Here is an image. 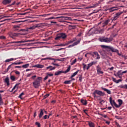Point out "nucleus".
I'll list each match as a JSON object with an SVG mask.
<instances>
[{
    "instance_id": "obj_23",
    "label": "nucleus",
    "mask_w": 127,
    "mask_h": 127,
    "mask_svg": "<svg viewBox=\"0 0 127 127\" xmlns=\"http://www.w3.org/2000/svg\"><path fill=\"white\" fill-rule=\"evenodd\" d=\"M61 17H51L46 19H47L48 20H49L50 19H57L58 18H61Z\"/></svg>"
},
{
    "instance_id": "obj_27",
    "label": "nucleus",
    "mask_w": 127,
    "mask_h": 127,
    "mask_svg": "<svg viewBox=\"0 0 127 127\" xmlns=\"http://www.w3.org/2000/svg\"><path fill=\"white\" fill-rule=\"evenodd\" d=\"M81 103L82 104H83V105H87V101H86V100H84V99H81Z\"/></svg>"
},
{
    "instance_id": "obj_53",
    "label": "nucleus",
    "mask_w": 127,
    "mask_h": 127,
    "mask_svg": "<svg viewBox=\"0 0 127 127\" xmlns=\"http://www.w3.org/2000/svg\"><path fill=\"white\" fill-rule=\"evenodd\" d=\"M120 82H122V79L117 80V81H116V83H117V84H119V83Z\"/></svg>"
},
{
    "instance_id": "obj_19",
    "label": "nucleus",
    "mask_w": 127,
    "mask_h": 127,
    "mask_svg": "<svg viewBox=\"0 0 127 127\" xmlns=\"http://www.w3.org/2000/svg\"><path fill=\"white\" fill-rule=\"evenodd\" d=\"M93 54H94L95 55V56L97 57L96 59H100V58H101V57H100V55H99V54L98 53V52H94L93 53Z\"/></svg>"
},
{
    "instance_id": "obj_4",
    "label": "nucleus",
    "mask_w": 127,
    "mask_h": 127,
    "mask_svg": "<svg viewBox=\"0 0 127 127\" xmlns=\"http://www.w3.org/2000/svg\"><path fill=\"white\" fill-rule=\"evenodd\" d=\"M98 95L99 96H105V93L98 90H96L94 91L93 93V96L94 98H97L96 94Z\"/></svg>"
},
{
    "instance_id": "obj_25",
    "label": "nucleus",
    "mask_w": 127,
    "mask_h": 127,
    "mask_svg": "<svg viewBox=\"0 0 127 127\" xmlns=\"http://www.w3.org/2000/svg\"><path fill=\"white\" fill-rule=\"evenodd\" d=\"M13 60H16V59L10 58L7 59L5 61V62H10V61H13Z\"/></svg>"
},
{
    "instance_id": "obj_7",
    "label": "nucleus",
    "mask_w": 127,
    "mask_h": 127,
    "mask_svg": "<svg viewBox=\"0 0 127 127\" xmlns=\"http://www.w3.org/2000/svg\"><path fill=\"white\" fill-rule=\"evenodd\" d=\"M41 27V25L40 24H37L36 25H34L33 26L30 27L28 29H31V30H33V29H35V28H37L38 27Z\"/></svg>"
},
{
    "instance_id": "obj_17",
    "label": "nucleus",
    "mask_w": 127,
    "mask_h": 127,
    "mask_svg": "<svg viewBox=\"0 0 127 127\" xmlns=\"http://www.w3.org/2000/svg\"><path fill=\"white\" fill-rule=\"evenodd\" d=\"M88 126L90 127H95V124L92 122L88 121Z\"/></svg>"
},
{
    "instance_id": "obj_34",
    "label": "nucleus",
    "mask_w": 127,
    "mask_h": 127,
    "mask_svg": "<svg viewBox=\"0 0 127 127\" xmlns=\"http://www.w3.org/2000/svg\"><path fill=\"white\" fill-rule=\"evenodd\" d=\"M117 75L118 76H120V75L121 76H122V75H123V72L121 71H119L118 72H117Z\"/></svg>"
},
{
    "instance_id": "obj_8",
    "label": "nucleus",
    "mask_w": 127,
    "mask_h": 127,
    "mask_svg": "<svg viewBox=\"0 0 127 127\" xmlns=\"http://www.w3.org/2000/svg\"><path fill=\"white\" fill-rule=\"evenodd\" d=\"M94 64H97V62H92L90 64H88L87 66L86 67V69L89 70V69H90V67H92V66H93Z\"/></svg>"
},
{
    "instance_id": "obj_62",
    "label": "nucleus",
    "mask_w": 127,
    "mask_h": 127,
    "mask_svg": "<svg viewBox=\"0 0 127 127\" xmlns=\"http://www.w3.org/2000/svg\"><path fill=\"white\" fill-rule=\"evenodd\" d=\"M47 118H48V116L47 115H45L44 117V119L45 120H46V119H47Z\"/></svg>"
},
{
    "instance_id": "obj_47",
    "label": "nucleus",
    "mask_w": 127,
    "mask_h": 127,
    "mask_svg": "<svg viewBox=\"0 0 127 127\" xmlns=\"http://www.w3.org/2000/svg\"><path fill=\"white\" fill-rule=\"evenodd\" d=\"M0 39H5L4 36H0Z\"/></svg>"
},
{
    "instance_id": "obj_43",
    "label": "nucleus",
    "mask_w": 127,
    "mask_h": 127,
    "mask_svg": "<svg viewBox=\"0 0 127 127\" xmlns=\"http://www.w3.org/2000/svg\"><path fill=\"white\" fill-rule=\"evenodd\" d=\"M66 45H67V44H61L60 45H57V46H66Z\"/></svg>"
},
{
    "instance_id": "obj_54",
    "label": "nucleus",
    "mask_w": 127,
    "mask_h": 127,
    "mask_svg": "<svg viewBox=\"0 0 127 127\" xmlns=\"http://www.w3.org/2000/svg\"><path fill=\"white\" fill-rule=\"evenodd\" d=\"M83 65L84 69H86V68H87V64H83Z\"/></svg>"
},
{
    "instance_id": "obj_39",
    "label": "nucleus",
    "mask_w": 127,
    "mask_h": 127,
    "mask_svg": "<svg viewBox=\"0 0 127 127\" xmlns=\"http://www.w3.org/2000/svg\"><path fill=\"white\" fill-rule=\"evenodd\" d=\"M70 67L69 66L67 68V69L64 72V73H68V72L70 71Z\"/></svg>"
},
{
    "instance_id": "obj_45",
    "label": "nucleus",
    "mask_w": 127,
    "mask_h": 127,
    "mask_svg": "<svg viewBox=\"0 0 127 127\" xmlns=\"http://www.w3.org/2000/svg\"><path fill=\"white\" fill-rule=\"evenodd\" d=\"M22 45H27V46H29L31 45V44H23V45H19V46H21Z\"/></svg>"
},
{
    "instance_id": "obj_41",
    "label": "nucleus",
    "mask_w": 127,
    "mask_h": 127,
    "mask_svg": "<svg viewBox=\"0 0 127 127\" xmlns=\"http://www.w3.org/2000/svg\"><path fill=\"white\" fill-rule=\"evenodd\" d=\"M12 65H14V64H12V63L10 65H9L8 66V67L7 68V71H8L9 70V69H10V68H11V66H12Z\"/></svg>"
},
{
    "instance_id": "obj_59",
    "label": "nucleus",
    "mask_w": 127,
    "mask_h": 127,
    "mask_svg": "<svg viewBox=\"0 0 127 127\" xmlns=\"http://www.w3.org/2000/svg\"><path fill=\"white\" fill-rule=\"evenodd\" d=\"M47 97H49V94H46V95H45L44 98L46 99V98H47Z\"/></svg>"
},
{
    "instance_id": "obj_29",
    "label": "nucleus",
    "mask_w": 127,
    "mask_h": 127,
    "mask_svg": "<svg viewBox=\"0 0 127 127\" xmlns=\"http://www.w3.org/2000/svg\"><path fill=\"white\" fill-rule=\"evenodd\" d=\"M22 67L24 68H28V67H29V64H24L22 66Z\"/></svg>"
},
{
    "instance_id": "obj_37",
    "label": "nucleus",
    "mask_w": 127,
    "mask_h": 127,
    "mask_svg": "<svg viewBox=\"0 0 127 127\" xmlns=\"http://www.w3.org/2000/svg\"><path fill=\"white\" fill-rule=\"evenodd\" d=\"M18 43H25V42H24V40H21V41H17V44H18Z\"/></svg>"
},
{
    "instance_id": "obj_31",
    "label": "nucleus",
    "mask_w": 127,
    "mask_h": 127,
    "mask_svg": "<svg viewBox=\"0 0 127 127\" xmlns=\"http://www.w3.org/2000/svg\"><path fill=\"white\" fill-rule=\"evenodd\" d=\"M23 64V62L13 63L12 64L14 65H20V64Z\"/></svg>"
},
{
    "instance_id": "obj_26",
    "label": "nucleus",
    "mask_w": 127,
    "mask_h": 127,
    "mask_svg": "<svg viewBox=\"0 0 127 127\" xmlns=\"http://www.w3.org/2000/svg\"><path fill=\"white\" fill-rule=\"evenodd\" d=\"M78 72H79V70H78L77 71L73 73V74L70 76L71 79H72V78H73V77H75L76 75L78 74Z\"/></svg>"
},
{
    "instance_id": "obj_48",
    "label": "nucleus",
    "mask_w": 127,
    "mask_h": 127,
    "mask_svg": "<svg viewBox=\"0 0 127 127\" xmlns=\"http://www.w3.org/2000/svg\"><path fill=\"white\" fill-rule=\"evenodd\" d=\"M16 88H17V89L18 88V86H17V85H15V86L12 88V91H13V90H14Z\"/></svg>"
},
{
    "instance_id": "obj_52",
    "label": "nucleus",
    "mask_w": 127,
    "mask_h": 127,
    "mask_svg": "<svg viewBox=\"0 0 127 127\" xmlns=\"http://www.w3.org/2000/svg\"><path fill=\"white\" fill-rule=\"evenodd\" d=\"M94 7H95V5L88 6L87 8H93Z\"/></svg>"
},
{
    "instance_id": "obj_10",
    "label": "nucleus",
    "mask_w": 127,
    "mask_h": 127,
    "mask_svg": "<svg viewBox=\"0 0 127 127\" xmlns=\"http://www.w3.org/2000/svg\"><path fill=\"white\" fill-rule=\"evenodd\" d=\"M80 40H79L76 42H75L74 43H73V44L68 46V48H70L71 47H73V46H75V45H78V44H79V43H80Z\"/></svg>"
},
{
    "instance_id": "obj_11",
    "label": "nucleus",
    "mask_w": 127,
    "mask_h": 127,
    "mask_svg": "<svg viewBox=\"0 0 127 127\" xmlns=\"http://www.w3.org/2000/svg\"><path fill=\"white\" fill-rule=\"evenodd\" d=\"M123 13L122 12H118L117 13L115 14L114 17L113 19V20H117V19Z\"/></svg>"
},
{
    "instance_id": "obj_64",
    "label": "nucleus",
    "mask_w": 127,
    "mask_h": 127,
    "mask_svg": "<svg viewBox=\"0 0 127 127\" xmlns=\"http://www.w3.org/2000/svg\"><path fill=\"white\" fill-rule=\"evenodd\" d=\"M49 76H48V75L47 76H46L45 78H44V80H47L48 79V77H49Z\"/></svg>"
},
{
    "instance_id": "obj_56",
    "label": "nucleus",
    "mask_w": 127,
    "mask_h": 127,
    "mask_svg": "<svg viewBox=\"0 0 127 127\" xmlns=\"http://www.w3.org/2000/svg\"><path fill=\"white\" fill-rule=\"evenodd\" d=\"M113 82H115V83H117V79L114 77L112 78Z\"/></svg>"
},
{
    "instance_id": "obj_42",
    "label": "nucleus",
    "mask_w": 127,
    "mask_h": 127,
    "mask_svg": "<svg viewBox=\"0 0 127 127\" xmlns=\"http://www.w3.org/2000/svg\"><path fill=\"white\" fill-rule=\"evenodd\" d=\"M27 13H29V12H25L23 13H19L18 14V15H25V14H27Z\"/></svg>"
},
{
    "instance_id": "obj_51",
    "label": "nucleus",
    "mask_w": 127,
    "mask_h": 127,
    "mask_svg": "<svg viewBox=\"0 0 127 127\" xmlns=\"http://www.w3.org/2000/svg\"><path fill=\"white\" fill-rule=\"evenodd\" d=\"M36 125L38 126V127H40V123H39L38 122L36 123Z\"/></svg>"
},
{
    "instance_id": "obj_40",
    "label": "nucleus",
    "mask_w": 127,
    "mask_h": 127,
    "mask_svg": "<svg viewBox=\"0 0 127 127\" xmlns=\"http://www.w3.org/2000/svg\"><path fill=\"white\" fill-rule=\"evenodd\" d=\"M35 41V40H24V42H32Z\"/></svg>"
},
{
    "instance_id": "obj_1",
    "label": "nucleus",
    "mask_w": 127,
    "mask_h": 127,
    "mask_svg": "<svg viewBox=\"0 0 127 127\" xmlns=\"http://www.w3.org/2000/svg\"><path fill=\"white\" fill-rule=\"evenodd\" d=\"M67 37V35H66V34L65 33H60L57 35L56 38H55V40H60L61 38L62 39H65Z\"/></svg>"
},
{
    "instance_id": "obj_2",
    "label": "nucleus",
    "mask_w": 127,
    "mask_h": 127,
    "mask_svg": "<svg viewBox=\"0 0 127 127\" xmlns=\"http://www.w3.org/2000/svg\"><path fill=\"white\" fill-rule=\"evenodd\" d=\"M99 40L101 42H106L107 43H109V42L113 41V38L111 37L110 38L102 37V38H100L99 39Z\"/></svg>"
},
{
    "instance_id": "obj_14",
    "label": "nucleus",
    "mask_w": 127,
    "mask_h": 127,
    "mask_svg": "<svg viewBox=\"0 0 127 127\" xmlns=\"http://www.w3.org/2000/svg\"><path fill=\"white\" fill-rule=\"evenodd\" d=\"M11 2V0H3L2 1L3 4H8Z\"/></svg>"
},
{
    "instance_id": "obj_13",
    "label": "nucleus",
    "mask_w": 127,
    "mask_h": 127,
    "mask_svg": "<svg viewBox=\"0 0 127 127\" xmlns=\"http://www.w3.org/2000/svg\"><path fill=\"white\" fill-rule=\"evenodd\" d=\"M119 105L117 104L116 108H120L122 105H123V100L121 99L118 100Z\"/></svg>"
},
{
    "instance_id": "obj_15",
    "label": "nucleus",
    "mask_w": 127,
    "mask_h": 127,
    "mask_svg": "<svg viewBox=\"0 0 127 127\" xmlns=\"http://www.w3.org/2000/svg\"><path fill=\"white\" fill-rule=\"evenodd\" d=\"M101 89H102V90H103V91H105L106 92H107V94L111 95V90L107 89V88H104V87H102Z\"/></svg>"
},
{
    "instance_id": "obj_38",
    "label": "nucleus",
    "mask_w": 127,
    "mask_h": 127,
    "mask_svg": "<svg viewBox=\"0 0 127 127\" xmlns=\"http://www.w3.org/2000/svg\"><path fill=\"white\" fill-rule=\"evenodd\" d=\"M109 22H110V20H107L104 22V25H108V23H109Z\"/></svg>"
},
{
    "instance_id": "obj_61",
    "label": "nucleus",
    "mask_w": 127,
    "mask_h": 127,
    "mask_svg": "<svg viewBox=\"0 0 127 127\" xmlns=\"http://www.w3.org/2000/svg\"><path fill=\"white\" fill-rule=\"evenodd\" d=\"M109 70H110L111 71H113V70H114V67L112 66V67H111V68H109Z\"/></svg>"
},
{
    "instance_id": "obj_22",
    "label": "nucleus",
    "mask_w": 127,
    "mask_h": 127,
    "mask_svg": "<svg viewBox=\"0 0 127 127\" xmlns=\"http://www.w3.org/2000/svg\"><path fill=\"white\" fill-rule=\"evenodd\" d=\"M5 83L7 84V85L9 86V78L8 77L5 79Z\"/></svg>"
},
{
    "instance_id": "obj_63",
    "label": "nucleus",
    "mask_w": 127,
    "mask_h": 127,
    "mask_svg": "<svg viewBox=\"0 0 127 127\" xmlns=\"http://www.w3.org/2000/svg\"><path fill=\"white\" fill-rule=\"evenodd\" d=\"M31 75H32V73H30V74H28L27 75V77H30V76H31Z\"/></svg>"
},
{
    "instance_id": "obj_3",
    "label": "nucleus",
    "mask_w": 127,
    "mask_h": 127,
    "mask_svg": "<svg viewBox=\"0 0 127 127\" xmlns=\"http://www.w3.org/2000/svg\"><path fill=\"white\" fill-rule=\"evenodd\" d=\"M42 80L41 77H38L36 80L33 82V85L35 88H38L40 86V81Z\"/></svg>"
},
{
    "instance_id": "obj_57",
    "label": "nucleus",
    "mask_w": 127,
    "mask_h": 127,
    "mask_svg": "<svg viewBox=\"0 0 127 127\" xmlns=\"http://www.w3.org/2000/svg\"><path fill=\"white\" fill-rule=\"evenodd\" d=\"M83 112L85 113V114H86V115H88V113H87V112H88L87 110H84Z\"/></svg>"
},
{
    "instance_id": "obj_30",
    "label": "nucleus",
    "mask_w": 127,
    "mask_h": 127,
    "mask_svg": "<svg viewBox=\"0 0 127 127\" xmlns=\"http://www.w3.org/2000/svg\"><path fill=\"white\" fill-rule=\"evenodd\" d=\"M74 41H75V40L72 41H69L68 42H67L66 43H65L66 44V45H69V44H70V43H73V42H74Z\"/></svg>"
},
{
    "instance_id": "obj_12",
    "label": "nucleus",
    "mask_w": 127,
    "mask_h": 127,
    "mask_svg": "<svg viewBox=\"0 0 127 127\" xmlns=\"http://www.w3.org/2000/svg\"><path fill=\"white\" fill-rule=\"evenodd\" d=\"M33 67H35L36 68H40L41 69V68L44 67V65L38 64H36V65H34Z\"/></svg>"
},
{
    "instance_id": "obj_60",
    "label": "nucleus",
    "mask_w": 127,
    "mask_h": 127,
    "mask_svg": "<svg viewBox=\"0 0 127 127\" xmlns=\"http://www.w3.org/2000/svg\"><path fill=\"white\" fill-rule=\"evenodd\" d=\"M15 68H19V69L21 68V66H15Z\"/></svg>"
},
{
    "instance_id": "obj_50",
    "label": "nucleus",
    "mask_w": 127,
    "mask_h": 127,
    "mask_svg": "<svg viewBox=\"0 0 127 127\" xmlns=\"http://www.w3.org/2000/svg\"><path fill=\"white\" fill-rule=\"evenodd\" d=\"M15 73L16 75H20V72L18 71H16Z\"/></svg>"
},
{
    "instance_id": "obj_36",
    "label": "nucleus",
    "mask_w": 127,
    "mask_h": 127,
    "mask_svg": "<svg viewBox=\"0 0 127 127\" xmlns=\"http://www.w3.org/2000/svg\"><path fill=\"white\" fill-rule=\"evenodd\" d=\"M76 62H77V60L74 59L72 62L71 63V65H74V64H75V63H76Z\"/></svg>"
},
{
    "instance_id": "obj_35",
    "label": "nucleus",
    "mask_w": 127,
    "mask_h": 127,
    "mask_svg": "<svg viewBox=\"0 0 127 127\" xmlns=\"http://www.w3.org/2000/svg\"><path fill=\"white\" fill-rule=\"evenodd\" d=\"M101 47L102 48H107V49H109V46H105V45H102L101 46Z\"/></svg>"
},
{
    "instance_id": "obj_21",
    "label": "nucleus",
    "mask_w": 127,
    "mask_h": 127,
    "mask_svg": "<svg viewBox=\"0 0 127 127\" xmlns=\"http://www.w3.org/2000/svg\"><path fill=\"white\" fill-rule=\"evenodd\" d=\"M75 28H76V26H75V25H69L68 26V29H69V30H71L72 29H75Z\"/></svg>"
},
{
    "instance_id": "obj_20",
    "label": "nucleus",
    "mask_w": 127,
    "mask_h": 127,
    "mask_svg": "<svg viewBox=\"0 0 127 127\" xmlns=\"http://www.w3.org/2000/svg\"><path fill=\"white\" fill-rule=\"evenodd\" d=\"M47 69H50V71H52V70H55V66L53 67L52 66L50 65L46 68Z\"/></svg>"
},
{
    "instance_id": "obj_33",
    "label": "nucleus",
    "mask_w": 127,
    "mask_h": 127,
    "mask_svg": "<svg viewBox=\"0 0 127 127\" xmlns=\"http://www.w3.org/2000/svg\"><path fill=\"white\" fill-rule=\"evenodd\" d=\"M10 79L12 81H15V77H14V76L11 75L10 76Z\"/></svg>"
},
{
    "instance_id": "obj_18",
    "label": "nucleus",
    "mask_w": 127,
    "mask_h": 127,
    "mask_svg": "<svg viewBox=\"0 0 127 127\" xmlns=\"http://www.w3.org/2000/svg\"><path fill=\"white\" fill-rule=\"evenodd\" d=\"M62 73H64V71L62 70L56 71L55 73V76H58V75H60V74H62Z\"/></svg>"
},
{
    "instance_id": "obj_49",
    "label": "nucleus",
    "mask_w": 127,
    "mask_h": 127,
    "mask_svg": "<svg viewBox=\"0 0 127 127\" xmlns=\"http://www.w3.org/2000/svg\"><path fill=\"white\" fill-rule=\"evenodd\" d=\"M52 65H54V66H59V64H54V63H52Z\"/></svg>"
},
{
    "instance_id": "obj_55",
    "label": "nucleus",
    "mask_w": 127,
    "mask_h": 127,
    "mask_svg": "<svg viewBox=\"0 0 127 127\" xmlns=\"http://www.w3.org/2000/svg\"><path fill=\"white\" fill-rule=\"evenodd\" d=\"M0 105H3V102H2V99L0 100Z\"/></svg>"
},
{
    "instance_id": "obj_58",
    "label": "nucleus",
    "mask_w": 127,
    "mask_h": 127,
    "mask_svg": "<svg viewBox=\"0 0 127 127\" xmlns=\"http://www.w3.org/2000/svg\"><path fill=\"white\" fill-rule=\"evenodd\" d=\"M47 75L49 77V76H53V74L48 73H47Z\"/></svg>"
},
{
    "instance_id": "obj_5",
    "label": "nucleus",
    "mask_w": 127,
    "mask_h": 127,
    "mask_svg": "<svg viewBox=\"0 0 127 127\" xmlns=\"http://www.w3.org/2000/svg\"><path fill=\"white\" fill-rule=\"evenodd\" d=\"M108 49H109V51H112V52H115V53H117V54L119 56H121V55H122V53L121 52L119 53V50L115 49L113 47L109 46V48H108Z\"/></svg>"
},
{
    "instance_id": "obj_6",
    "label": "nucleus",
    "mask_w": 127,
    "mask_h": 127,
    "mask_svg": "<svg viewBox=\"0 0 127 127\" xmlns=\"http://www.w3.org/2000/svg\"><path fill=\"white\" fill-rule=\"evenodd\" d=\"M109 101L111 105L115 106V107L117 108V103H116V102H115V100H113L112 97H110Z\"/></svg>"
},
{
    "instance_id": "obj_24",
    "label": "nucleus",
    "mask_w": 127,
    "mask_h": 127,
    "mask_svg": "<svg viewBox=\"0 0 127 127\" xmlns=\"http://www.w3.org/2000/svg\"><path fill=\"white\" fill-rule=\"evenodd\" d=\"M40 111H41V112L39 114L40 119H41V118H42V116H43V114H44L43 111H44V109H41Z\"/></svg>"
},
{
    "instance_id": "obj_16",
    "label": "nucleus",
    "mask_w": 127,
    "mask_h": 127,
    "mask_svg": "<svg viewBox=\"0 0 127 127\" xmlns=\"http://www.w3.org/2000/svg\"><path fill=\"white\" fill-rule=\"evenodd\" d=\"M43 60H54V62H56V60L51 58H46L41 59L42 61H43Z\"/></svg>"
},
{
    "instance_id": "obj_28",
    "label": "nucleus",
    "mask_w": 127,
    "mask_h": 127,
    "mask_svg": "<svg viewBox=\"0 0 127 127\" xmlns=\"http://www.w3.org/2000/svg\"><path fill=\"white\" fill-rule=\"evenodd\" d=\"M120 88H121V89H126L127 90V84L121 85L120 86Z\"/></svg>"
},
{
    "instance_id": "obj_44",
    "label": "nucleus",
    "mask_w": 127,
    "mask_h": 127,
    "mask_svg": "<svg viewBox=\"0 0 127 127\" xmlns=\"http://www.w3.org/2000/svg\"><path fill=\"white\" fill-rule=\"evenodd\" d=\"M64 84H70V83H71V81L70 80H67V81H64Z\"/></svg>"
},
{
    "instance_id": "obj_32",
    "label": "nucleus",
    "mask_w": 127,
    "mask_h": 127,
    "mask_svg": "<svg viewBox=\"0 0 127 127\" xmlns=\"http://www.w3.org/2000/svg\"><path fill=\"white\" fill-rule=\"evenodd\" d=\"M115 10H117V8L112 7L110 9V11H115Z\"/></svg>"
},
{
    "instance_id": "obj_9",
    "label": "nucleus",
    "mask_w": 127,
    "mask_h": 127,
    "mask_svg": "<svg viewBox=\"0 0 127 127\" xmlns=\"http://www.w3.org/2000/svg\"><path fill=\"white\" fill-rule=\"evenodd\" d=\"M97 73L100 75V74H104V72L102 71V68L100 67V65H98L97 66Z\"/></svg>"
},
{
    "instance_id": "obj_46",
    "label": "nucleus",
    "mask_w": 127,
    "mask_h": 127,
    "mask_svg": "<svg viewBox=\"0 0 127 127\" xmlns=\"http://www.w3.org/2000/svg\"><path fill=\"white\" fill-rule=\"evenodd\" d=\"M48 15H50V14H46L44 15H41V16H43L44 17H45V16H48Z\"/></svg>"
}]
</instances>
